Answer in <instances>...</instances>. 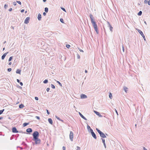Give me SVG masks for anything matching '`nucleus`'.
<instances>
[{
  "instance_id": "f257e3e1",
  "label": "nucleus",
  "mask_w": 150,
  "mask_h": 150,
  "mask_svg": "<svg viewBox=\"0 0 150 150\" xmlns=\"http://www.w3.org/2000/svg\"><path fill=\"white\" fill-rule=\"evenodd\" d=\"M90 17L91 18V23L94 28V29L96 32V33L98 34L99 33V31L98 29L97 25L96 23V22L94 21L93 16L91 14L90 15Z\"/></svg>"
},
{
  "instance_id": "f03ea898",
  "label": "nucleus",
  "mask_w": 150,
  "mask_h": 150,
  "mask_svg": "<svg viewBox=\"0 0 150 150\" xmlns=\"http://www.w3.org/2000/svg\"><path fill=\"white\" fill-rule=\"evenodd\" d=\"M96 131L98 132L99 133V134H100V136L103 138H105L106 137L105 135L103 133V132H102L101 131H100V130H99L98 128H96Z\"/></svg>"
},
{
  "instance_id": "7ed1b4c3",
  "label": "nucleus",
  "mask_w": 150,
  "mask_h": 150,
  "mask_svg": "<svg viewBox=\"0 0 150 150\" xmlns=\"http://www.w3.org/2000/svg\"><path fill=\"white\" fill-rule=\"evenodd\" d=\"M39 135V133L38 131L34 132L33 134V139L38 138Z\"/></svg>"
},
{
  "instance_id": "20e7f679",
  "label": "nucleus",
  "mask_w": 150,
  "mask_h": 150,
  "mask_svg": "<svg viewBox=\"0 0 150 150\" xmlns=\"http://www.w3.org/2000/svg\"><path fill=\"white\" fill-rule=\"evenodd\" d=\"M32 140L35 142L36 144H39L41 142V140L38 138L35 139H33Z\"/></svg>"
},
{
  "instance_id": "39448f33",
  "label": "nucleus",
  "mask_w": 150,
  "mask_h": 150,
  "mask_svg": "<svg viewBox=\"0 0 150 150\" xmlns=\"http://www.w3.org/2000/svg\"><path fill=\"white\" fill-rule=\"evenodd\" d=\"M74 134L71 131L70 132L69 138L70 140L71 141H73V138Z\"/></svg>"
},
{
  "instance_id": "423d86ee",
  "label": "nucleus",
  "mask_w": 150,
  "mask_h": 150,
  "mask_svg": "<svg viewBox=\"0 0 150 150\" xmlns=\"http://www.w3.org/2000/svg\"><path fill=\"white\" fill-rule=\"evenodd\" d=\"M12 132L13 133H18V132L17 130V129L16 127H13L12 129Z\"/></svg>"
},
{
  "instance_id": "0eeeda50",
  "label": "nucleus",
  "mask_w": 150,
  "mask_h": 150,
  "mask_svg": "<svg viewBox=\"0 0 150 150\" xmlns=\"http://www.w3.org/2000/svg\"><path fill=\"white\" fill-rule=\"evenodd\" d=\"M91 135L92 136V137L95 139H97V137L96 136L95 134L94 133V132H93V130H92V131H91Z\"/></svg>"
},
{
  "instance_id": "6e6552de",
  "label": "nucleus",
  "mask_w": 150,
  "mask_h": 150,
  "mask_svg": "<svg viewBox=\"0 0 150 150\" xmlns=\"http://www.w3.org/2000/svg\"><path fill=\"white\" fill-rule=\"evenodd\" d=\"M30 19V18L29 17H27L25 19L24 21V23L25 24H28L29 23V21Z\"/></svg>"
},
{
  "instance_id": "1a4fd4ad",
  "label": "nucleus",
  "mask_w": 150,
  "mask_h": 150,
  "mask_svg": "<svg viewBox=\"0 0 150 150\" xmlns=\"http://www.w3.org/2000/svg\"><path fill=\"white\" fill-rule=\"evenodd\" d=\"M80 97L81 99H84L87 98V96L86 95L83 94H81V95Z\"/></svg>"
},
{
  "instance_id": "9d476101",
  "label": "nucleus",
  "mask_w": 150,
  "mask_h": 150,
  "mask_svg": "<svg viewBox=\"0 0 150 150\" xmlns=\"http://www.w3.org/2000/svg\"><path fill=\"white\" fill-rule=\"evenodd\" d=\"M95 113L98 116L100 117H102V116L100 114V113L94 110V111Z\"/></svg>"
},
{
  "instance_id": "9b49d317",
  "label": "nucleus",
  "mask_w": 150,
  "mask_h": 150,
  "mask_svg": "<svg viewBox=\"0 0 150 150\" xmlns=\"http://www.w3.org/2000/svg\"><path fill=\"white\" fill-rule=\"evenodd\" d=\"M136 30L138 32V33L141 35L142 36H143L144 35L142 31L140 30L136 29Z\"/></svg>"
},
{
  "instance_id": "f8f14e48",
  "label": "nucleus",
  "mask_w": 150,
  "mask_h": 150,
  "mask_svg": "<svg viewBox=\"0 0 150 150\" xmlns=\"http://www.w3.org/2000/svg\"><path fill=\"white\" fill-rule=\"evenodd\" d=\"M8 53V52H7L6 53H4L1 57V59H4L5 57L7 54Z\"/></svg>"
},
{
  "instance_id": "ddd939ff",
  "label": "nucleus",
  "mask_w": 150,
  "mask_h": 150,
  "mask_svg": "<svg viewBox=\"0 0 150 150\" xmlns=\"http://www.w3.org/2000/svg\"><path fill=\"white\" fill-rule=\"evenodd\" d=\"M87 129L88 130V131L89 132H90L91 133V130H93V129L91 128V127H90V126L88 125L87 126Z\"/></svg>"
},
{
  "instance_id": "4468645a",
  "label": "nucleus",
  "mask_w": 150,
  "mask_h": 150,
  "mask_svg": "<svg viewBox=\"0 0 150 150\" xmlns=\"http://www.w3.org/2000/svg\"><path fill=\"white\" fill-rule=\"evenodd\" d=\"M79 115H80V116L83 119L87 120V119L86 118L84 117L80 112H79Z\"/></svg>"
},
{
  "instance_id": "2eb2a0df",
  "label": "nucleus",
  "mask_w": 150,
  "mask_h": 150,
  "mask_svg": "<svg viewBox=\"0 0 150 150\" xmlns=\"http://www.w3.org/2000/svg\"><path fill=\"white\" fill-rule=\"evenodd\" d=\"M26 131L28 133H31L33 131L31 128H28L26 129Z\"/></svg>"
},
{
  "instance_id": "dca6fc26",
  "label": "nucleus",
  "mask_w": 150,
  "mask_h": 150,
  "mask_svg": "<svg viewBox=\"0 0 150 150\" xmlns=\"http://www.w3.org/2000/svg\"><path fill=\"white\" fill-rule=\"evenodd\" d=\"M42 17L40 13H39L38 16V19L39 21L41 20Z\"/></svg>"
},
{
  "instance_id": "f3484780",
  "label": "nucleus",
  "mask_w": 150,
  "mask_h": 150,
  "mask_svg": "<svg viewBox=\"0 0 150 150\" xmlns=\"http://www.w3.org/2000/svg\"><path fill=\"white\" fill-rule=\"evenodd\" d=\"M48 121L52 125L53 122L51 118H50L48 119Z\"/></svg>"
},
{
  "instance_id": "a211bd4d",
  "label": "nucleus",
  "mask_w": 150,
  "mask_h": 150,
  "mask_svg": "<svg viewBox=\"0 0 150 150\" xmlns=\"http://www.w3.org/2000/svg\"><path fill=\"white\" fill-rule=\"evenodd\" d=\"M102 140V141L103 142V145L104 146L105 148H106V146L105 144V140L104 139L102 138L101 139Z\"/></svg>"
},
{
  "instance_id": "6ab92c4d",
  "label": "nucleus",
  "mask_w": 150,
  "mask_h": 150,
  "mask_svg": "<svg viewBox=\"0 0 150 150\" xmlns=\"http://www.w3.org/2000/svg\"><path fill=\"white\" fill-rule=\"evenodd\" d=\"M29 124V122H28V123L25 122V123H24L23 124V127H25L26 126H27V125H28Z\"/></svg>"
},
{
  "instance_id": "aec40b11",
  "label": "nucleus",
  "mask_w": 150,
  "mask_h": 150,
  "mask_svg": "<svg viewBox=\"0 0 150 150\" xmlns=\"http://www.w3.org/2000/svg\"><path fill=\"white\" fill-rule=\"evenodd\" d=\"M55 117L57 119H58V120H59L60 121H61L62 122H64V121L63 120H61V119H60L59 117H58L57 116V115H55Z\"/></svg>"
},
{
  "instance_id": "412c9836",
  "label": "nucleus",
  "mask_w": 150,
  "mask_h": 150,
  "mask_svg": "<svg viewBox=\"0 0 150 150\" xmlns=\"http://www.w3.org/2000/svg\"><path fill=\"white\" fill-rule=\"evenodd\" d=\"M21 72V70L19 69H18L16 70V73L20 74Z\"/></svg>"
},
{
  "instance_id": "4be33fe9",
  "label": "nucleus",
  "mask_w": 150,
  "mask_h": 150,
  "mask_svg": "<svg viewBox=\"0 0 150 150\" xmlns=\"http://www.w3.org/2000/svg\"><path fill=\"white\" fill-rule=\"evenodd\" d=\"M128 89V88L126 86H124L123 87V90L126 93H127V91Z\"/></svg>"
},
{
  "instance_id": "5701e85b",
  "label": "nucleus",
  "mask_w": 150,
  "mask_h": 150,
  "mask_svg": "<svg viewBox=\"0 0 150 150\" xmlns=\"http://www.w3.org/2000/svg\"><path fill=\"white\" fill-rule=\"evenodd\" d=\"M24 107V105L22 104L19 105V108H22Z\"/></svg>"
},
{
  "instance_id": "b1692460",
  "label": "nucleus",
  "mask_w": 150,
  "mask_h": 150,
  "mask_svg": "<svg viewBox=\"0 0 150 150\" xmlns=\"http://www.w3.org/2000/svg\"><path fill=\"white\" fill-rule=\"evenodd\" d=\"M109 98L110 99H112V96L111 93H110L109 94Z\"/></svg>"
},
{
  "instance_id": "393cba45",
  "label": "nucleus",
  "mask_w": 150,
  "mask_h": 150,
  "mask_svg": "<svg viewBox=\"0 0 150 150\" xmlns=\"http://www.w3.org/2000/svg\"><path fill=\"white\" fill-rule=\"evenodd\" d=\"M45 11L46 13L48 12V8L47 7H45Z\"/></svg>"
},
{
  "instance_id": "a878e982",
  "label": "nucleus",
  "mask_w": 150,
  "mask_h": 150,
  "mask_svg": "<svg viewBox=\"0 0 150 150\" xmlns=\"http://www.w3.org/2000/svg\"><path fill=\"white\" fill-rule=\"evenodd\" d=\"M55 81H56V82L58 83V84H59V85L60 86H62V84H61V83H60L59 81H56V80H55Z\"/></svg>"
},
{
  "instance_id": "bb28decb",
  "label": "nucleus",
  "mask_w": 150,
  "mask_h": 150,
  "mask_svg": "<svg viewBox=\"0 0 150 150\" xmlns=\"http://www.w3.org/2000/svg\"><path fill=\"white\" fill-rule=\"evenodd\" d=\"M142 13V12L141 11H140L138 13V15L139 16H141Z\"/></svg>"
},
{
  "instance_id": "cd10ccee",
  "label": "nucleus",
  "mask_w": 150,
  "mask_h": 150,
  "mask_svg": "<svg viewBox=\"0 0 150 150\" xmlns=\"http://www.w3.org/2000/svg\"><path fill=\"white\" fill-rule=\"evenodd\" d=\"M110 28V31H111V32H112V29H113V28L111 26V25H110V26H109Z\"/></svg>"
},
{
  "instance_id": "c85d7f7f",
  "label": "nucleus",
  "mask_w": 150,
  "mask_h": 150,
  "mask_svg": "<svg viewBox=\"0 0 150 150\" xmlns=\"http://www.w3.org/2000/svg\"><path fill=\"white\" fill-rule=\"evenodd\" d=\"M48 81L47 79H45L43 81V83L46 84L48 83Z\"/></svg>"
},
{
  "instance_id": "c756f323",
  "label": "nucleus",
  "mask_w": 150,
  "mask_h": 150,
  "mask_svg": "<svg viewBox=\"0 0 150 150\" xmlns=\"http://www.w3.org/2000/svg\"><path fill=\"white\" fill-rule=\"evenodd\" d=\"M4 109H3L2 110H0V115L1 114L3 113V112L4 111Z\"/></svg>"
},
{
  "instance_id": "7c9ffc66",
  "label": "nucleus",
  "mask_w": 150,
  "mask_h": 150,
  "mask_svg": "<svg viewBox=\"0 0 150 150\" xmlns=\"http://www.w3.org/2000/svg\"><path fill=\"white\" fill-rule=\"evenodd\" d=\"M12 59H13V57L12 56L10 57L8 59V61L9 62L11 61L12 60Z\"/></svg>"
},
{
  "instance_id": "2f4dec72",
  "label": "nucleus",
  "mask_w": 150,
  "mask_h": 150,
  "mask_svg": "<svg viewBox=\"0 0 150 150\" xmlns=\"http://www.w3.org/2000/svg\"><path fill=\"white\" fill-rule=\"evenodd\" d=\"M66 46L67 48H69L70 47V45L69 44H67Z\"/></svg>"
},
{
  "instance_id": "473e14b6",
  "label": "nucleus",
  "mask_w": 150,
  "mask_h": 150,
  "mask_svg": "<svg viewBox=\"0 0 150 150\" xmlns=\"http://www.w3.org/2000/svg\"><path fill=\"white\" fill-rule=\"evenodd\" d=\"M51 87L53 89H54L55 88V86L52 84H51Z\"/></svg>"
},
{
  "instance_id": "72a5a7b5",
  "label": "nucleus",
  "mask_w": 150,
  "mask_h": 150,
  "mask_svg": "<svg viewBox=\"0 0 150 150\" xmlns=\"http://www.w3.org/2000/svg\"><path fill=\"white\" fill-rule=\"evenodd\" d=\"M60 21L62 23H64V20H63V19L62 18H61L60 19Z\"/></svg>"
},
{
  "instance_id": "f704fd0d",
  "label": "nucleus",
  "mask_w": 150,
  "mask_h": 150,
  "mask_svg": "<svg viewBox=\"0 0 150 150\" xmlns=\"http://www.w3.org/2000/svg\"><path fill=\"white\" fill-rule=\"evenodd\" d=\"M7 71L8 72H10L11 71V68H9L8 69Z\"/></svg>"
},
{
  "instance_id": "c9c22d12",
  "label": "nucleus",
  "mask_w": 150,
  "mask_h": 150,
  "mask_svg": "<svg viewBox=\"0 0 150 150\" xmlns=\"http://www.w3.org/2000/svg\"><path fill=\"white\" fill-rule=\"evenodd\" d=\"M8 7V5L6 4H5L4 5V8L5 9H6Z\"/></svg>"
},
{
  "instance_id": "e433bc0d",
  "label": "nucleus",
  "mask_w": 150,
  "mask_h": 150,
  "mask_svg": "<svg viewBox=\"0 0 150 150\" xmlns=\"http://www.w3.org/2000/svg\"><path fill=\"white\" fill-rule=\"evenodd\" d=\"M61 9L65 12H66L65 9L63 7H61Z\"/></svg>"
},
{
  "instance_id": "4c0bfd02",
  "label": "nucleus",
  "mask_w": 150,
  "mask_h": 150,
  "mask_svg": "<svg viewBox=\"0 0 150 150\" xmlns=\"http://www.w3.org/2000/svg\"><path fill=\"white\" fill-rule=\"evenodd\" d=\"M16 2L18 3L19 4L21 5V2L19 1H17Z\"/></svg>"
},
{
  "instance_id": "58836bf2",
  "label": "nucleus",
  "mask_w": 150,
  "mask_h": 150,
  "mask_svg": "<svg viewBox=\"0 0 150 150\" xmlns=\"http://www.w3.org/2000/svg\"><path fill=\"white\" fill-rule=\"evenodd\" d=\"M76 148H77V149H76L77 150H80V148L79 146H77Z\"/></svg>"
},
{
  "instance_id": "ea45409f",
  "label": "nucleus",
  "mask_w": 150,
  "mask_h": 150,
  "mask_svg": "<svg viewBox=\"0 0 150 150\" xmlns=\"http://www.w3.org/2000/svg\"><path fill=\"white\" fill-rule=\"evenodd\" d=\"M13 4L14 6H16V3L15 1H14L13 2Z\"/></svg>"
},
{
  "instance_id": "a19ab883",
  "label": "nucleus",
  "mask_w": 150,
  "mask_h": 150,
  "mask_svg": "<svg viewBox=\"0 0 150 150\" xmlns=\"http://www.w3.org/2000/svg\"><path fill=\"white\" fill-rule=\"evenodd\" d=\"M35 99L36 100H38V97H35Z\"/></svg>"
},
{
  "instance_id": "79ce46f5",
  "label": "nucleus",
  "mask_w": 150,
  "mask_h": 150,
  "mask_svg": "<svg viewBox=\"0 0 150 150\" xmlns=\"http://www.w3.org/2000/svg\"><path fill=\"white\" fill-rule=\"evenodd\" d=\"M107 23L108 26L109 27V26H110V25H111L110 23L109 22L107 21Z\"/></svg>"
},
{
  "instance_id": "37998d69",
  "label": "nucleus",
  "mask_w": 150,
  "mask_h": 150,
  "mask_svg": "<svg viewBox=\"0 0 150 150\" xmlns=\"http://www.w3.org/2000/svg\"><path fill=\"white\" fill-rule=\"evenodd\" d=\"M50 90V88H47L46 89L47 91L48 92Z\"/></svg>"
},
{
  "instance_id": "c03bdc74",
  "label": "nucleus",
  "mask_w": 150,
  "mask_h": 150,
  "mask_svg": "<svg viewBox=\"0 0 150 150\" xmlns=\"http://www.w3.org/2000/svg\"><path fill=\"white\" fill-rule=\"evenodd\" d=\"M47 110V113L48 115H49L50 114V112H49V111L47 110Z\"/></svg>"
},
{
  "instance_id": "a18cd8bd",
  "label": "nucleus",
  "mask_w": 150,
  "mask_h": 150,
  "mask_svg": "<svg viewBox=\"0 0 150 150\" xmlns=\"http://www.w3.org/2000/svg\"><path fill=\"white\" fill-rule=\"evenodd\" d=\"M77 57L78 59H79L80 58V56L79 54H77Z\"/></svg>"
},
{
  "instance_id": "49530a36",
  "label": "nucleus",
  "mask_w": 150,
  "mask_h": 150,
  "mask_svg": "<svg viewBox=\"0 0 150 150\" xmlns=\"http://www.w3.org/2000/svg\"><path fill=\"white\" fill-rule=\"evenodd\" d=\"M35 117L38 120H39L40 119V117L39 116H36Z\"/></svg>"
},
{
  "instance_id": "de8ad7c7",
  "label": "nucleus",
  "mask_w": 150,
  "mask_h": 150,
  "mask_svg": "<svg viewBox=\"0 0 150 150\" xmlns=\"http://www.w3.org/2000/svg\"><path fill=\"white\" fill-rule=\"evenodd\" d=\"M142 37L143 38V39H144V40H146V39H145V36L144 35H143V36H142Z\"/></svg>"
},
{
  "instance_id": "09e8293b",
  "label": "nucleus",
  "mask_w": 150,
  "mask_h": 150,
  "mask_svg": "<svg viewBox=\"0 0 150 150\" xmlns=\"http://www.w3.org/2000/svg\"><path fill=\"white\" fill-rule=\"evenodd\" d=\"M63 150H66V147H65L63 146L62 147Z\"/></svg>"
},
{
  "instance_id": "8fccbe9b",
  "label": "nucleus",
  "mask_w": 150,
  "mask_h": 150,
  "mask_svg": "<svg viewBox=\"0 0 150 150\" xmlns=\"http://www.w3.org/2000/svg\"><path fill=\"white\" fill-rule=\"evenodd\" d=\"M147 0H145L144 1V2L145 4H146L148 2Z\"/></svg>"
},
{
  "instance_id": "3c124183",
  "label": "nucleus",
  "mask_w": 150,
  "mask_h": 150,
  "mask_svg": "<svg viewBox=\"0 0 150 150\" xmlns=\"http://www.w3.org/2000/svg\"><path fill=\"white\" fill-rule=\"evenodd\" d=\"M19 83H20V85L21 86H22L23 85V83H22V82H20Z\"/></svg>"
},
{
  "instance_id": "603ef678",
  "label": "nucleus",
  "mask_w": 150,
  "mask_h": 150,
  "mask_svg": "<svg viewBox=\"0 0 150 150\" xmlns=\"http://www.w3.org/2000/svg\"><path fill=\"white\" fill-rule=\"evenodd\" d=\"M148 4L149 5H150V0H149L148 1Z\"/></svg>"
},
{
  "instance_id": "864d4df0",
  "label": "nucleus",
  "mask_w": 150,
  "mask_h": 150,
  "mask_svg": "<svg viewBox=\"0 0 150 150\" xmlns=\"http://www.w3.org/2000/svg\"><path fill=\"white\" fill-rule=\"evenodd\" d=\"M24 9H22V10H21V13L23 12H24Z\"/></svg>"
},
{
  "instance_id": "5fc2aeb1",
  "label": "nucleus",
  "mask_w": 150,
  "mask_h": 150,
  "mask_svg": "<svg viewBox=\"0 0 150 150\" xmlns=\"http://www.w3.org/2000/svg\"><path fill=\"white\" fill-rule=\"evenodd\" d=\"M122 50L123 51V52H124L125 49H124V47L123 46L122 47Z\"/></svg>"
},
{
  "instance_id": "6e6d98bb",
  "label": "nucleus",
  "mask_w": 150,
  "mask_h": 150,
  "mask_svg": "<svg viewBox=\"0 0 150 150\" xmlns=\"http://www.w3.org/2000/svg\"><path fill=\"white\" fill-rule=\"evenodd\" d=\"M115 112H116V114H117V115H118V112H117V110H116V109H115Z\"/></svg>"
},
{
  "instance_id": "4d7b16f0",
  "label": "nucleus",
  "mask_w": 150,
  "mask_h": 150,
  "mask_svg": "<svg viewBox=\"0 0 150 150\" xmlns=\"http://www.w3.org/2000/svg\"><path fill=\"white\" fill-rule=\"evenodd\" d=\"M12 10V8H10L9 9V11H11Z\"/></svg>"
},
{
  "instance_id": "13d9d810",
  "label": "nucleus",
  "mask_w": 150,
  "mask_h": 150,
  "mask_svg": "<svg viewBox=\"0 0 150 150\" xmlns=\"http://www.w3.org/2000/svg\"><path fill=\"white\" fill-rule=\"evenodd\" d=\"M46 15V13L44 12H43V15H44V16H45Z\"/></svg>"
},
{
  "instance_id": "bf43d9fd",
  "label": "nucleus",
  "mask_w": 150,
  "mask_h": 150,
  "mask_svg": "<svg viewBox=\"0 0 150 150\" xmlns=\"http://www.w3.org/2000/svg\"><path fill=\"white\" fill-rule=\"evenodd\" d=\"M17 82L18 83L20 82V80L18 79H17Z\"/></svg>"
},
{
  "instance_id": "052dcab7",
  "label": "nucleus",
  "mask_w": 150,
  "mask_h": 150,
  "mask_svg": "<svg viewBox=\"0 0 150 150\" xmlns=\"http://www.w3.org/2000/svg\"><path fill=\"white\" fill-rule=\"evenodd\" d=\"M143 148L144 150H147L145 148V147H144Z\"/></svg>"
},
{
  "instance_id": "680f3d73",
  "label": "nucleus",
  "mask_w": 150,
  "mask_h": 150,
  "mask_svg": "<svg viewBox=\"0 0 150 150\" xmlns=\"http://www.w3.org/2000/svg\"><path fill=\"white\" fill-rule=\"evenodd\" d=\"M79 51H80V52H83V51L82 50H81V49H80L79 50Z\"/></svg>"
},
{
  "instance_id": "e2e57ef3",
  "label": "nucleus",
  "mask_w": 150,
  "mask_h": 150,
  "mask_svg": "<svg viewBox=\"0 0 150 150\" xmlns=\"http://www.w3.org/2000/svg\"><path fill=\"white\" fill-rule=\"evenodd\" d=\"M11 62H10L8 63V65H11Z\"/></svg>"
},
{
  "instance_id": "0e129e2a",
  "label": "nucleus",
  "mask_w": 150,
  "mask_h": 150,
  "mask_svg": "<svg viewBox=\"0 0 150 150\" xmlns=\"http://www.w3.org/2000/svg\"><path fill=\"white\" fill-rule=\"evenodd\" d=\"M85 72L86 73H87V71L86 70H85Z\"/></svg>"
},
{
  "instance_id": "69168bd1",
  "label": "nucleus",
  "mask_w": 150,
  "mask_h": 150,
  "mask_svg": "<svg viewBox=\"0 0 150 150\" xmlns=\"http://www.w3.org/2000/svg\"><path fill=\"white\" fill-rule=\"evenodd\" d=\"M46 0H43V1L44 2H45L46 1Z\"/></svg>"
},
{
  "instance_id": "338daca9",
  "label": "nucleus",
  "mask_w": 150,
  "mask_h": 150,
  "mask_svg": "<svg viewBox=\"0 0 150 150\" xmlns=\"http://www.w3.org/2000/svg\"><path fill=\"white\" fill-rule=\"evenodd\" d=\"M19 148H20L21 149H23V148L21 147H19Z\"/></svg>"
},
{
  "instance_id": "774afa93",
  "label": "nucleus",
  "mask_w": 150,
  "mask_h": 150,
  "mask_svg": "<svg viewBox=\"0 0 150 150\" xmlns=\"http://www.w3.org/2000/svg\"><path fill=\"white\" fill-rule=\"evenodd\" d=\"M3 118V117H0V120H1V119H2Z\"/></svg>"
}]
</instances>
